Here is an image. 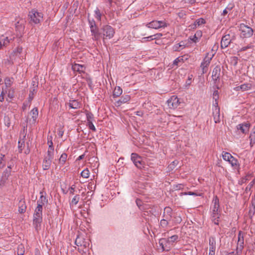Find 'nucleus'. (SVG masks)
<instances>
[{
  "label": "nucleus",
  "mask_w": 255,
  "mask_h": 255,
  "mask_svg": "<svg viewBox=\"0 0 255 255\" xmlns=\"http://www.w3.org/2000/svg\"><path fill=\"white\" fill-rule=\"evenodd\" d=\"M219 200L217 197L216 196L213 198L212 204L211 206V219L213 222H214L216 225L219 224L220 217V211L219 210Z\"/></svg>",
  "instance_id": "nucleus-1"
},
{
  "label": "nucleus",
  "mask_w": 255,
  "mask_h": 255,
  "mask_svg": "<svg viewBox=\"0 0 255 255\" xmlns=\"http://www.w3.org/2000/svg\"><path fill=\"white\" fill-rule=\"evenodd\" d=\"M43 14L42 12L38 11L36 9H32L29 12L28 17L30 22L38 24L43 20Z\"/></svg>",
  "instance_id": "nucleus-2"
},
{
  "label": "nucleus",
  "mask_w": 255,
  "mask_h": 255,
  "mask_svg": "<svg viewBox=\"0 0 255 255\" xmlns=\"http://www.w3.org/2000/svg\"><path fill=\"white\" fill-rule=\"evenodd\" d=\"M75 244L80 247L83 251L84 249H87L90 245V240L88 238H85L84 236L82 235H78L75 241Z\"/></svg>",
  "instance_id": "nucleus-3"
},
{
  "label": "nucleus",
  "mask_w": 255,
  "mask_h": 255,
  "mask_svg": "<svg viewBox=\"0 0 255 255\" xmlns=\"http://www.w3.org/2000/svg\"><path fill=\"white\" fill-rule=\"evenodd\" d=\"M14 39V36L13 35H11V32H7L4 35L1 36L0 37V49L2 47L6 46Z\"/></svg>",
  "instance_id": "nucleus-4"
},
{
  "label": "nucleus",
  "mask_w": 255,
  "mask_h": 255,
  "mask_svg": "<svg viewBox=\"0 0 255 255\" xmlns=\"http://www.w3.org/2000/svg\"><path fill=\"white\" fill-rule=\"evenodd\" d=\"M240 30L241 31V36L243 38L250 37L253 35V29L244 23L240 24Z\"/></svg>",
  "instance_id": "nucleus-5"
},
{
  "label": "nucleus",
  "mask_w": 255,
  "mask_h": 255,
  "mask_svg": "<svg viewBox=\"0 0 255 255\" xmlns=\"http://www.w3.org/2000/svg\"><path fill=\"white\" fill-rule=\"evenodd\" d=\"M103 41L106 38L111 39L114 36L115 31L113 27L110 25H105L102 28Z\"/></svg>",
  "instance_id": "nucleus-6"
},
{
  "label": "nucleus",
  "mask_w": 255,
  "mask_h": 255,
  "mask_svg": "<svg viewBox=\"0 0 255 255\" xmlns=\"http://www.w3.org/2000/svg\"><path fill=\"white\" fill-rule=\"evenodd\" d=\"M222 157L224 160L229 162L233 167H236L239 166L238 160L233 157L230 153L223 151Z\"/></svg>",
  "instance_id": "nucleus-7"
},
{
  "label": "nucleus",
  "mask_w": 255,
  "mask_h": 255,
  "mask_svg": "<svg viewBox=\"0 0 255 255\" xmlns=\"http://www.w3.org/2000/svg\"><path fill=\"white\" fill-rule=\"evenodd\" d=\"M215 53L212 52V53H208L204 58L203 62L201 63V67L202 69L203 73H205L207 71V67L209 65L210 62L214 56Z\"/></svg>",
  "instance_id": "nucleus-8"
},
{
  "label": "nucleus",
  "mask_w": 255,
  "mask_h": 255,
  "mask_svg": "<svg viewBox=\"0 0 255 255\" xmlns=\"http://www.w3.org/2000/svg\"><path fill=\"white\" fill-rule=\"evenodd\" d=\"M146 26L148 28L158 29L161 27H166V23L163 21L153 20L146 24Z\"/></svg>",
  "instance_id": "nucleus-9"
},
{
  "label": "nucleus",
  "mask_w": 255,
  "mask_h": 255,
  "mask_svg": "<svg viewBox=\"0 0 255 255\" xmlns=\"http://www.w3.org/2000/svg\"><path fill=\"white\" fill-rule=\"evenodd\" d=\"M131 159L134 164L138 168H141L143 167V162L141 157L135 153H132L131 154Z\"/></svg>",
  "instance_id": "nucleus-10"
},
{
  "label": "nucleus",
  "mask_w": 255,
  "mask_h": 255,
  "mask_svg": "<svg viewBox=\"0 0 255 255\" xmlns=\"http://www.w3.org/2000/svg\"><path fill=\"white\" fill-rule=\"evenodd\" d=\"M180 102L179 99L176 96H172L167 101V105L170 109H176L179 105Z\"/></svg>",
  "instance_id": "nucleus-11"
},
{
  "label": "nucleus",
  "mask_w": 255,
  "mask_h": 255,
  "mask_svg": "<svg viewBox=\"0 0 255 255\" xmlns=\"http://www.w3.org/2000/svg\"><path fill=\"white\" fill-rule=\"evenodd\" d=\"M159 244L162 252L169 251L172 246L166 238L160 239L159 241Z\"/></svg>",
  "instance_id": "nucleus-12"
},
{
  "label": "nucleus",
  "mask_w": 255,
  "mask_h": 255,
  "mask_svg": "<svg viewBox=\"0 0 255 255\" xmlns=\"http://www.w3.org/2000/svg\"><path fill=\"white\" fill-rule=\"evenodd\" d=\"M42 221V216L40 215L33 214V224L35 230L38 231L41 229V224Z\"/></svg>",
  "instance_id": "nucleus-13"
},
{
  "label": "nucleus",
  "mask_w": 255,
  "mask_h": 255,
  "mask_svg": "<svg viewBox=\"0 0 255 255\" xmlns=\"http://www.w3.org/2000/svg\"><path fill=\"white\" fill-rule=\"evenodd\" d=\"M90 31L92 36V39L94 41L100 40L101 37H102V33L99 31L97 27L90 26Z\"/></svg>",
  "instance_id": "nucleus-14"
},
{
  "label": "nucleus",
  "mask_w": 255,
  "mask_h": 255,
  "mask_svg": "<svg viewBox=\"0 0 255 255\" xmlns=\"http://www.w3.org/2000/svg\"><path fill=\"white\" fill-rule=\"evenodd\" d=\"M213 117L215 123L220 122V108L218 105H214L213 107Z\"/></svg>",
  "instance_id": "nucleus-15"
},
{
  "label": "nucleus",
  "mask_w": 255,
  "mask_h": 255,
  "mask_svg": "<svg viewBox=\"0 0 255 255\" xmlns=\"http://www.w3.org/2000/svg\"><path fill=\"white\" fill-rule=\"evenodd\" d=\"M233 39L230 34H226L222 37L221 41V46L222 48H225L230 44Z\"/></svg>",
  "instance_id": "nucleus-16"
},
{
  "label": "nucleus",
  "mask_w": 255,
  "mask_h": 255,
  "mask_svg": "<svg viewBox=\"0 0 255 255\" xmlns=\"http://www.w3.org/2000/svg\"><path fill=\"white\" fill-rule=\"evenodd\" d=\"M22 51V48L21 47H17L11 53L10 58L11 59V60H15V57H14L15 56L18 57V58H20Z\"/></svg>",
  "instance_id": "nucleus-17"
},
{
  "label": "nucleus",
  "mask_w": 255,
  "mask_h": 255,
  "mask_svg": "<svg viewBox=\"0 0 255 255\" xmlns=\"http://www.w3.org/2000/svg\"><path fill=\"white\" fill-rule=\"evenodd\" d=\"M250 125L248 123H244L239 124L237 126V128L238 130H240L243 133H246L249 131Z\"/></svg>",
  "instance_id": "nucleus-18"
},
{
  "label": "nucleus",
  "mask_w": 255,
  "mask_h": 255,
  "mask_svg": "<svg viewBox=\"0 0 255 255\" xmlns=\"http://www.w3.org/2000/svg\"><path fill=\"white\" fill-rule=\"evenodd\" d=\"M221 69L219 66H216L212 72V77L214 81H216L220 77Z\"/></svg>",
  "instance_id": "nucleus-19"
},
{
  "label": "nucleus",
  "mask_w": 255,
  "mask_h": 255,
  "mask_svg": "<svg viewBox=\"0 0 255 255\" xmlns=\"http://www.w3.org/2000/svg\"><path fill=\"white\" fill-rule=\"evenodd\" d=\"M252 88V84L250 83H245L240 86H237L234 88L236 91H242L243 92L248 91Z\"/></svg>",
  "instance_id": "nucleus-20"
},
{
  "label": "nucleus",
  "mask_w": 255,
  "mask_h": 255,
  "mask_svg": "<svg viewBox=\"0 0 255 255\" xmlns=\"http://www.w3.org/2000/svg\"><path fill=\"white\" fill-rule=\"evenodd\" d=\"M163 217L167 220L171 219L172 217V210L170 207H166L164 208Z\"/></svg>",
  "instance_id": "nucleus-21"
},
{
  "label": "nucleus",
  "mask_w": 255,
  "mask_h": 255,
  "mask_svg": "<svg viewBox=\"0 0 255 255\" xmlns=\"http://www.w3.org/2000/svg\"><path fill=\"white\" fill-rule=\"evenodd\" d=\"M40 197L39 199L37 201V206L40 205L41 207H42L45 204H47L48 202V200L46 199V197L44 196L43 192L41 191L40 192Z\"/></svg>",
  "instance_id": "nucleus-22"
},
{
  "label": "nucleus",
  "mask_w": 255,
  "mask_h": 255,
  "mask_svg": "<svg viewBox=\"0 0 255 255\" xmlns=\"http://www.w3.org/2000/svg\"><path fill=\"white\" fill-rule=\"evenodd\" d=\"M51 159L46 158L44 157L43 162H42V168L44 170H48L52 162Z\"/></svg>",
  "instance_id": "nucleus-23"
},
{
  "label": "nucleus",
  "mask_w": 255,
  "mask_h": 255,
  "mask_svg": "<svg viewBox=\"0 0 255 255\" xmlns=\"http://www.w3.org/2000/svg\"><path fill=\"white\" fill-rule=\"evenodd\" d=\"M33 87L30 88V92H29V100L31 101L35 95V94L36 93L37 91V85L34 82H33Z\"/></svg>",
  "instance_id": "nucleus-24"
},
{
  "label": "nucleus",
  "mask_w": 255,
  "mask_h": 255,
  "mask_svg": "<svg viewBox=\"0 0 255 255\" xmlns=\"http://www.w3.org/2000/svg\"><path fill=\"white\" fill-rule=\"evenodd\" d=\"M202 31L200 30H198L196 32L195 35L192 37H190V39L193 42L196 43L199 41V40L202 36Z\"/></svg>",
  "instance_id": "nucleus-25"
},
{
  "label": "nucleus",
  "mask_w": 255,
  "mask_h": 255,
  "mask_svg": "<svg viewBox=\"0 0 255 255\" xmlns=\"http://www.w3.org/2000/svg\"><path fill=\"white\" fill-rule=\"evenodd\" d=\"M72 69L74 71H77V72L81 73V72H84V71L85 69V67L83 65H82L80 64H74L72 66Z\"/></svg>",
  "instance_id": "nucleus-26"
},
{
  "label": "nucleus",
  "mask_w": 255,
  "mask_h": 255,
  "mask_svg": "<svg viewBox=\"0 0 255 255\" xmlns=\"http://www.w3.org/2000/svg\"><path fill=\"white\" fill-rule=\"evenodd\" d=\"M185 43L183 41H181L179 43L175 44L173 47V49L175 51H179L185 48Z\"/></svg>",
  "instance_id": "nucleus-27"
},
{
  "label": "nucleus",
  "mask_w": 255,
  "mask_h": 255,
  "mask_svg": "<svg viewBox=\"0 0 255 255\" xmlns=\"http://www.w3.org/2000/svg\"><path fill=\"white\" fill-rule=\"evenodd\" d=\"M30 115L31 116L33 122L35 123L38 115V109L36 108H33L30 111Z\"/></svg>",
  "instance_id": "nucleus-28"
},
{
  "label": "nucleus",
  "mask_w": 255,
  "mask_h": 255,
  "mask_svg": "<svg viewBox=\"0 0 255 255\" xmlns=\"http://www.w3.org/2000/svg\"><path fill=\"white\" fill-rule=\"evenodd\" d=\"M69 106L71 109H77L80 108V104L76 100H71L69 103Z\"/></svg>",
  "instance_id": "nucleus-29"
},
{
  "label": "nucleus",
  "mask_w": 255,
  "mask_h": 255,
  "mask_svg": "<svg viewBox=\"0 0 255 255\" xmlns=\"http://www.w3.org/2000/svg\"><path fill=\"white\" fill-rule=\"evenodd\" d=\"M23 22V20H21L20 21H18L15 23V28L16 30L21 32L24 30Z\"/></svg>",
  "instance_id": "nucleus-30"
},
{
  "label": "nucleus",
  "mask_w": 255,
  "mask_h": 255,
  "mask_svg": "<svg viewBox=\"0 0 255 255\" xmlns=\"http://www.w3.org/2000/svg\"><path fill=\"white\" fill-rule=\"evenodd\" d=\"M237 245L244 246V239L243 233L240 231L238 234V240Z\"/></svg>",
  "instance_id": "nucleus-31"
},
{
  "label": "nucleus",
  "mask_w": 255,
  "mask_h": 255,
  "mask_svg": "<svg viewBox=\"0 0 255 255\" xmlns=\"http://www.w3.org/2000/svg\"><path fill=\"white\" fill-rule=\"evenodd\" d=\"M130 97L129 95H125L122 96L121 99L118 101V104L120 105L122 103H126L130 100Z\"/></svg>",
  "instance_id": "nucleus-32"
},
{
  "label": "nucleus",
  "mask_w": 255,
  "mask_h": 255,
  "mask_svg": "<svg viewBox=\"0 0 255 255\" xmlns=\"http://www.w3.org/2000/svg\"><path fill=\"white\" fill-rule=\"evenodd\" d=\"M13 80L14 79L12 78L6 77L4 79V84L5 86V88H8L10 87L13 83Z\"/></svg>",
  "instance_id": "nucleus-33"
},
{
  "label": "nucleus",
  "mask_w": 255,
  "mask_h": 255,
  "mask_svg": "<svg viewBox=\"0 0 255 255\" xmlns=\"http://www.w3.org/2000/svg\"><path fill=\"white\" fill-rule=\"evenodd\" d=\"M24 202L23 201L21 200V201H19V208H18V212L20 213H23L26 211V207L24 205Z\"/></svg>",
  "instance_id": "nucleus-34"
},
{
  "label": "nucleus",
  "mask_w": 255,
  "mask_h": 255,
  "mask_svg": "<svg viewBox=\"0 0 255 255\" xmlns=\"http://www.w3.org/2000/svg\"><path fill=\"white\" fill-rule=\"evenodd\" d=\"M123 90L120 87H116L113 92V96L115 97H119L122 93Z\"/></svg>",
  "instance_id": "nucleus-35"
},
{
  "label": "nucleus",
  "mask_w": 255,
  "mask_h": 255,
  "mask_svg": "<svg viewBox=\"0 0 255 255\" xmlns=\"http://www.w3.org/2000/svg\"><path fill=\"white\" fill-rule=\"evenodd\" d=\"M54 148H52L51 147L50 148H48V151L47 152V155L45 157L46 158H48L52 159L54 157Z\"/></svg>",
  "instance_id": "nucleus-36"
},
{
  "label": "nucleus",
  "mask_w": 255,
  "mask_h": 255,
  "mask_svg": "<svg viewBox=\"0 0 255 255\" xmlns=\"http://www.w3.org/2000/svg\"><path fill=\"white\" fill-rule=\"evenodd\" d=\"M25 252L24 248L23 245L18 246L17 253L18 255H23Z\"/></svg>",
  "instance_id": "nucleus-37"
},
{
  "label": "nucleus",
  "mask_w": 255,
  "mask_h": 255,
  "mask_svg": "<svg viewBox=\"0 0 255 255\" xmlns=\"http://www.w3.org/2000/svg\"><path fill=\"white\" fill-rule=\"evenodd\" d=\"M250 144L253 146L255 143V128L253 129V131L251 133L250 136Z\"/></svg>",
  "instance_id": "nucleus-38"
},
{
  "label": "nucleus",
  "mask_w": 255,
  "mask_h": 255,
  "mask_svg": "<svg viewBox=\"0 0 255 255\" xmlns=\"http://www.w3.org/2000/svg\"><path fill=\"white\" fill-rule=\"evenodd\" d=\"M213 99L215 100V103H213L214 105H218V100L219 99V92L218 91H215L213 93Z\"/></svg>",
  "instance_id": "nucleus-39"
},
{
  "label": "nucleus",
  "mask_w": 255,
  "mask_h": 255,
  "mask_svg": "<svg viewBox=\"0 0 255 255\" xmlns=\"http://www.w3.org/2000/svg\"><path fill=\"white\" fill-rule=\"evenodd\" d=\"M67 158V154L65 153H62L59 159L60 163L64 164L66 161Z\"/></svg>",
  "instance_id": "nucleus-40"
},
{
  "label": "nucleus",
  "mask_w": 255,
  "mask_h": 255,
  "mask_svg": "<svg viewBox=\"0 0 255 255\" xmlns=\"http://www.w3.org/2000/svg\"><path fill=\"white\" fill-rule=\"evenodd\" d=\"M178 239V236L177 235H173L171 237L167 239L168 242L170 243V244L172 245L174 243H175Z\"/></svg>",
  "instance_id": "nucleus-41"
},
{
  "label": "nucleus",
  "mask_w": 255,
  "mask_h": 255,
  "mask_svg": "<svg viewBox=\"0 0 255 255\" xmlns=\"http://www.w3.org/2000/svg\"><path fill=\"white\" fill-rule=\"evenodd\" d=\"M79 199H80L79 195H76L72 199L71 202L70 203V205H76L78 203Z\"/></svg>",
  "instance_id": "nucleus-42"
},
{
  "label": "nucleus",
  "mask_w": 255,
  "mask_h": 255,
  "mask_svg": "<svg viewBox=\"0 0 255 255\" xmlns=\"http://www.w3.org/2000/svg\"><path fill=\"white\" fill-rule=\"evenodd\" d=\"M171 220H167L164 218L160 221V226L162 228H166L168 225V222Z\"/></svg>",
  "instance_id": "nucleus-43"
},
{
  "label": "nucleus",
  "mask_w": 255,
  "mask_h": 255,
  "mask_svg": "<svg viewBox=\"0 0 255 255\" xmlns=\"http://www.w3.org/2000/svg\"><path fill=\"white\" fill-rule=\"evenodd\" d=\"M89 170L88 168H86L82 171L81 175L83 177L88 178L89 177Z\"/></svg>",
  "instance_id": "nucleus-44"
},
{
  "label": "nucleus",
  "mask_w": 255,
  "mask_h": 255,
  "mask_svg": "<svg viewBox=\"0 0 255 255\" xmlns=\"http://www.w3.org/2000/svg\"><path fill=\"white\" fill-rule=\"evenodd\" d=\"M34 214L42 216V207H41L40 205L37 206L34 211Z\"/></svg>",
  "instance_id": "nucleus-45"
},
{
  "label": "nucleus",
  "mask_w": 255,
  "mask_h": 255,
  "mask_svg": "<svg viewBox=\"0 0 255 255\" xmlns=\"http://www.w3.org/2000/svg\"><path fill=\"white\" fill-rule=\"evenodd\" d=\"M183 58L182 57H179L175 59L173 61V65L177 66L179 63H183Z\"/></svg>",
  "instance_id": "nucleus-46"
},
{
  "label": "nucleus",
  "mask_w": 255,
  "mask_h": 255,
  "mask_svg": "<svg viewBox=\"0 0 255 255\" xmlns=\"http://www.w3.org/2000/svg\"><path fill=\"white\" fill-rule=\"evenodd\" d=\"M244 249V246L237 245L236 250V254L240 255Z\"/></svg>",
  "instance_id": "nucleus-47"
},
{
  "label": "nucleus",
  "mask_w": 255,
  "mask_h": 255,
  "mask_svg": "<svg viewBox=\"0 0 255 255\" xmlns=\"http://www.w3.org/2000/svg\"><path fill=\"white\" fill-rule=\"evenodd\" d=\"M233 6L229 5L223 11L222 15H226L229 11H230L233 8Z\"/></svg>",
  "instance_id": "nucleus-48"
},
{
  "label": "nucleus",
  "mask_w": 255,
  "mask_h": 255,
  "mask_svg": "<svg viewBox=\"0 0 255 255\" xmlns=\"http://www.w3.org/2000/svg\"><path fill=\"white\" fill-rule=\"evenodd\" d=\"M195 24H197L198 26H199L201 24H204L205 23V20L204 19L202 18H199L197 19L195 21Z\"/></svg>",
  "instance_id": "nucleus-49"
},
{
  "label": "nucleus",
  "mask_w": 255,
  "mask_h": 255,
  "mask_svg": "<svg viewBox=\"0 0 255 255\" xmlns=\"http://www.w3.org/2000/svg\"><path fill=\"white\" fill-rule=\"evenodd\" d=\"M210 248H216V242L214 238L209 240Z\"/></svg>",
  "instance_id": "nucleus-50"
},
{
  "label": "nucleus",
  "mask_w": 255,
  "mask_h": 255,
  "mask_svg": "<svg viewBox=\"0 0 255 255\" xmlns=\"http://www.w3.org/2000/svg\"><path fill=\"white\" fill-rule=\"evenodd\" d=\"M8 179L6 178H4L1 177V179L0 180V188H2L5 185V183Z\"/></svg>",
  "instance_id": "nucleus-51"
},
{
  "label": "nucleus",
  "mask_w": 255,
  "mask_h": 255,
  "mask_svg": "<svg viewBox=\"0 0 255 255\" xmlns=\"http://www.w3.org/2000/svg\"><path fill=\"white\" fill-rule=\"evenodd\" d=\"M95 17H96V18L97 19H98V20H101V12L100 11V10L98 8H97L95 10Z\"/></svg>",
  "instance_id": "nucleus-52"
},
{
  "label": "nucleus",
  "mask_w": 255,
  "mask_h": 255,
  "mask_svg": "<svg viewBox=\"0 0 255 255\" xmlns=\"http://www.w3.org/2000/svg\"><path fill=\"white\" fill-rule=\"evenodd\" d=\"M47 139H48L47 143L48 144V148H50L51 147L52 148H54V146L53 145V142L52 141V136H48Z\"/></svg>",
  "instance_id": "nucleus-53"
},
{
  "label": "nucleus",
  "mask_w": 255,
  "mask_h": 255,
  "mask_svg": "<svg viewBox=\"0 0 255 255\" xmlns=\"http://www.w3.org/2000/svg\"><path fill=\"white\" fill-rule=\"evenodd\" d=\"M24 141H23V139L22 140H20L18 141V149L20 151V152H21L22 151V148L24 145Z\"/></svg>",
  "instance_id": "nucleus-54"
},
{
  "label": "nucleus",
  "mask_w": 255,
  "mask_h": 255,
  "mask_svg": "<svg viewBox=\"0 0 255 255\" xmlns=\"http://www.w3.org/2000/svg\"><path fill=\"white\" fill-rule=\"evenodd\" d=\"M181 194L183 195H193V196H198V195L196 193L194 192H191V191H189L188 192L182 193Z\"/></svg>",
  "instance_id": "nucleus-55"
},
{
  "label": "nucleus",
  "mask_w": 255,
  "mask_h": 255,
  "mask_svg": "<svg viewBox=\"0 0 255 255\" xmlns=\"http://www.w3.org/2000/svg\"><path fill=\"white\" fill-rule=\"evenodd\" d=\"M155 36V35L149 36H148V37H143L142 39V41L144 42V41H145L151 40L153 39V36Z\"/></svg>",
  "instance_id": "nucleus-56"
},
{
  "label": "nucleus",
  "mask_w": 255,
  "mask_h": 255,
  "mask_svg": "<svg viewBox=\"0 0 255 255\" xmlns=\"http://www.w3.org/2000/svg\"><path fill=\"white\" fill-rule=\"evenodd\" d=\"M10 175L9 172H3L2 173V177L8 179V177Z\"/></svg>",
  "instance_id": "nucleus-57"
},
{
  "label": "nucleus",
  "mask_w": 255,
  "mask_h": 255,
  "mask_svg": "<svg viewBox=\"0 0 255 255\" xmlns=\"http://www.w3.org/2000/svg\"><path fill=\"white\" fill-rule=\"evenodd\" d=\"M13 92H14V90H8V92L7 93V96L10 98V99H12L13 97Z\"/></svg>",
  "instance_id": "nucleus-58"
},
{
  "label": "nucleus",
  "mask_w": 255,
  "mask_h": 255,
  "mask_svg": "<svg viewBox=\"0 0 255 255\" xmlns=\"http://www.w3.org/2000/svg\"><path fill=\"white\" fill-rule=\"evenodd\" d=\"M89 128L90 129L92 130L93 131H96V128L93 125V124L91 122H89Z\"/></svg>",
  "instance_id": "nucleus-59"
},
{
  "label": "nucleus",
  "mask_w": 255,
  "mask_h": 255,
  "mask_svg": "<svg viewBox=\"0 0 255 255\" xmlns=\"http://www.w3.org/2000/svg\"><path fill=\"white\" fill-rule=\"evenodd\" d=\"M255 213V207L251 206L250 210H249V214L250 215H253Z\"/></svg>",
  "instance_id": "nucleus-60"
},
{
  "label": "nucleus",
  "mask_w": 255,
  "mask_h": 255,
  "mask_svg": "<svg viewBox=\"0 0 255 255\" xmlns=\"http://www.w3.org/2000/svg\"><path fill=\"white\" fill-rule=\"evenodd\" d=\"M216 248H210L209 255H215Z\"/></svg>",
  "instance_id": "nucleus-61"
},
{
  "label": "nucleus",
  "mask_w": 255,
  "mask_h": 255,
  "mask_svg": "<svg viewBox=\"0 0 255 255\" xmlns=\"http://www.w3.org/2000/svg\"><path fill=\"white\" fill-rule=\"evenodd\" d=\"M192 77L193 76L192 75H191L190 76H189L188 77V78L186 82V84L187 85H190L191 83V81H192Z\"/></svg>",
  "instance_id": "nucleus-62"
},
{
  "label": "nucleus",
  "mask_w": 255,
  "mask_h": 255,
  "mask_svg": "<svg viewBox=\"0 0 255 255\" xmlns=\"http://www.w3.org/2000/svg\"><path fill=\"white\" fill-rule=\"evenodd\" d=\"M6 89L7 88H2V91L0 93V95H2L4 97V96L7 93Z\"/></svg>",
  "instance_id": "nucleus-63"
},
{
  "label": "nucleus",
  "mask_w": 255,
  "mask_h": 255,
  "mask_svg": "<svg viewBox=\"0 0 255 255\" xmlns=\"http://www.w3.org/2000/svg\"><path fill=\"white\" fill-rule=\"evenodd\" d=\"M251 206L255 207V192L251 201Z\"/></svg>",
  "instance_id": "nucleus-64"
}]
</instances>
